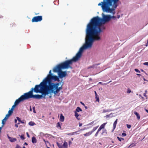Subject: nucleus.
<instances>
[{
	"label": "nucleus",
	"instance_id": "f03ea898",
	"mask_svg": "<svg viewBox=\"0 0 148 148\" xmlns=\"http://www.w3.org/2000/svg\"><path fill=\"white\" fill-rule=\"evenodd\" d=\"M86 41L85 43L81 47L75 56L72 59L65 61L61 64L57 65L56 67L60 68L61 69H67L69 68H72L70 65L72 64L73 62H76L77 61L81 58L82 53L84 50L90 49L92 47Z\"/></svg>",
	"mask_w": 148,
	"mask_h": 148
},
{
	"label": "nucleus",
	"instance_id": "20e7f679",
	"mask_svg": "<svg viewBox=\"0 0 148 148\" xmlns=\"http://www.w3.org/2000/svg\"><path fill=\"white\" fill-rule=\"evenodd\" d=\"M119 0H103L98 4L101 6L103 12L109 13L114 15L115 13V10L118 6Z\"/></svg>",
	"mask_w": 148,
	"mask_h": 148
},
{
	"label": "nucleus",
	"instance_id": "4c0bfd02",
	"mask_svg": "<svg viewBox=\"0 0 148 148\" xmlns=\"http://www.w3.org/2000/svg\"><path fill=\"white\" fill-rule=\"evenodd\" d=\"M16 118L17 119V120H18V121H19V122H21V120L18 117H16Z\"/></svg>",
	"mask_w": 148,
	"mask_h": 148
},
{
	"label": "nucleus",
	"instance_id": "b1692460",
	"mask_svg": "<svg viewBox=\"0 0 148 148\" xmlns=\"http://www.w3.org/2000/svg\"><path fill=\"white\" fill-rule=\"evenodd\" d=\"M106 123H103V124H102L100 126V127L101 128V129L104 128L105 127V125L106 124Z\"/></svg>",
	"mask_w": 148,
	"mask_h": 148
},
{
	"label": "nucleus",
	"instance_id": "052dcab7",
	"mask_svg": "<svg viewBox=\"0 0 148 148\" xmlns=\"http://www.w3.org/2000/svg\"><path fill=\"white\" fill-rule=\"evenodd\" d=\"M81 103L82 105H84V103H83L82 102H81Z\"/></svg>",
	"mask_w": 148,
	"mask_h": 148
},
{
	"label": "nucleus",
	"instance_id": "473e14b6",
	"mask_svg": "<svg viewBox=\"0 0 148 148\" xmlns=\"http://www.w3.org/2000/svg\"><path fill=\"white\" fill-rule=\"evenodd\" d=\"M117 138L118 140L120 141H121L122 140H124V139L121 138H120L119 137H117Z\"/></svg>",
	"mask_w": 148,
	"mask_h": 148
},
{
	"label": "nucleus",
	"instance_id": "0eeeda50",
	"mask_svg": "<svg viewBox=\"0 0 148 148\" xmlns=\"http://www.w3.org/2000/svg\"><path fill=\"white\" fill-rule=\"evenodd\" d=\"M60 69L56 67H54L53 69V71L55 73H58V77L60 78H62L65 77L67 75V73L66 71H62Z\"/></svg>",
	"mask_w": 148,
	"mask_h": 148
},
{
	"label": "nucleus",
	"instance_id": "5fc2aeb1",
	"mask_svg": "<svg viewBox=\"0 0 148 148\" xmlns=\"http://www.w3.org/2000/svg\"><path fill=\"white\" fill-rule=\"evenodd\" d=\"M14 109V108H12V107L11 109L10 110L13 111Z\"/></svg>",
	"mask_w": 148,
	"mask_h": 148
},
{
	"label": "nucleus",
	"instance_id": "774afa93",
	"mask_svg": "<svg viewBox=\"0 0 148 148\" xmlns=\"http://www.w3.org/2000/svg\"><path fill=\"white\" fill-rule=\"evenodd\" d=\"M111 82V81H110L108 83H107V84H108V83H110V82Z\"/></svg>",
	"mask_w": 148,
	"mask_h": 148
},
{
	"label": "nucleus",
	"instance_id": "69168bd1",
	"mask_svg": "<svg viewBox=\"0 0 148 148\" xmlns=\"http://www.w3.org/2000/svg\"><path fill=\"white\" fill-rule=\"evenodd\" d=\"M143 95L144 96H145L146 97V94L145 93H144V94H143Z\"/></svg>",
	"mask_w": 148,
	"mask_h": 148
},
{
	"label": "nucleus",
	"instance_id": "a211bd4d",
	"mask_svg": "<svg viewBox=\"0 0 148 148\" xmlns=\"http://www.w3.org/2000/svg\"><path fill=\"white\" fill-rule=\"evenodd\" d=\"M32 142L33 143H36L37 142V140L36 138L34 137H33L32 138Z\"/></svg>",
	"mask_w": 148,
	"mask_h": 148
},
{
	"label": "nucleus",
	"instance_id": "1a4fd4ad",
	"mask_svg": "<svg viewBox=\"0 0 148 148\" xmlns=\"http://www.w3.org/2000/svg\"><path fill=\"white\" fill-rule=\"evenodd\" d=\"M8 137L11 142H14L16 141V138H11L8 135Z\"/></svg>",
	"mask_w": 148,
	"mask_h": 148
},
{
	"label": "nucleus",
	"instance_id": "338daca9",
	"mask_svg": "<svg viewBox=\"0 0 148 148\" xmlns=\"http://www.w3.org/2000/svg\"><path fill=\"white\" fill-rule=\"evenodd\" d=\"M30 110L31 111L32 110V108H31V107H30Z\"/></svg>",
	"mask_w": 148,
	"mask_h": 148
},
{
	"label": "nucleus",
	"instance_id": "5701e85b",
	"mask_svg": "<svg viewBox=\"0 0 148 148\" xmlns=\"http://www.w3.org/2000/svg\"><path fill=\"white\" fill-rule=\"evenodd\" d=\"M28 124L29 125L31 126H33L34 125H35V123L32 121L29 122Z\"/></svg>",
	"mask_w": 148,
	"mask_h": 148
},
{
	"label": "nucleus",
	"instance_id": "e2e57ef3",
	"mask_svg": "<svg viewBox=\"0 0 148 148\" xmlns=\"http://www.w3.org/2000/svg\"><path fill=\"white\" fill-rule=\"evenodd\" d=\"M120 18V15H118L117 16V18Z\"/></svg>",
	"mask_w": 148,
	"mask_h": 148
},
{
	"label": "nucleus",
	"instance_id": "603ef678",
	"mask_svg": "<svg viewBox=\"0 0 148 148\" xmlns=\"http://www.w3.org/2000/svg\"><path fill=\"white\" fill-rule=\"evenodd\" d=\"M69 145H70L71 143H72L70 141H69Z\"/></svg>",
	"mask_w": 148,
	"mask_h": 148
},
{
	"label": "nucleus",
	"instance_id": "412c9836",
	"mask_svg": "<svg viewBox=\"0 0 148 148\" xmlns=\"http://www.w3.org/2000/svg\"><path fill=\"white\" fill-rule=\"evenodd\" d=\"M63 147L64 148H67L68 144L67 142H65L63 145Z\"/></svg>",
	"mask_w": 148,
	"mask_h": 148
},
{
	"label": "nucleus",
	"instance_id": "dca6fc26",
	"mask_svg": "<svg viewBox=\"0 0 148 148\" xmlns=\"http://www.w3.org/2000/svg\"><path fill=\"white\" fill-rule=\"evenodd\" d=\"M92 134V133L90 131L86 133V134H84V135L85 136H88L91 135Z\"/></svg>",
	"mask_w": 148,
	"mask_h": 148
},
{
	"label": "nucleus",
	"instance_id": "f8f14e48",
	"mask_svg": "<svg viewBox=\"0 0 148 148\" xmlns=\"http://www.w3.org/2000/svg\"><path fill=\"white\" fill-rule=\"evenodd\" d=\"M134 114L136 116L137 118L138 119H139L140 116L139 114L136 112L134 111Z\"/></svg>",
	"mask_w": 148,
	"mask_h": 148
},
{
	"label": "nucleus",
	"instance_id": "bb28decb",
	"mask_svg": "<svg viewBox=\"0 0 148 148\" xmlns=\"http://www.w3.org/2000/svg\"><path fill=\"white\" fill-rule=\"evenodd\" d=\"M7 119L6 118H4L2 120V123L3 125L4 124L5 122H6Z\"/></svg>",
	"mask_w": 148,
	"mask_h": 148
},
{
	"label": "nucleus",
	"instance_id": "f257e3e1",
	"mask_svg": "<svg viewBox=\"0 0 148 148\" xmlns=\"http://www.w3.org/2000/svg\"><path fill=\"white\" fill-rule=\"evenodd\" d=\"M102 16V18L98 16L93 17L87 25L85 40L92 47L94 41H99L101 39L100 36L102 32L101 26L110 21V15L103 13Z\"/></svg>",
	"mask_w": 148,
	"mask_h": 148
},
{
	"label": "nucleus",
	"instance_id": "ddd939ff",
	"mask_svg": "<svg viewBox=\"0 0 148 148\" xmlns=\"http://www.w3.org/2000/svg\"><path fill=\"white\" fill-rule=\"evenodd\" d=\"M64 116L62 114H61L60 117V120L61 122L64 121Z\"/></svg>",
	"mask_w": 148,
	"mask_h": 148
},
{
	"label": "nucleus",
	"instance_id": "a878e982",
	"mask_svg": "<svg viewBox=\"0 0 148 148\" xmlns=\"http://www.w3.org/2000/svg\"><path fill=\"white\" fill-rule=\"evenodd\" d=\"M56 127L58 128H59L60 129H61V127L60 126V123L58 122L57 123Z\"/></svg>",
	"mask_w": 148,
	"mask_h": 148
},
{
	"label": "nucleus",
	"instance_id": "c756f323",
	"mask_svg": "<svg viewBox=\"0 0 148 148\" xmlns=\"http://www.w3.org/2000/svg\"><path fill=\"white\" fill-rule=\"evenodd\" d=\"M10 114H6V116L5 118H6V119H7L10 116Z\"/></svg>",
	"mask_w": 148,
	"mask_h": 148
},
{
	"label": "nucleus",
	"instance_id": "3c124183",
	"mask_svg": "<svg viewBox=\"0 0 148 148\" xmlns=\"http://www.w3.org/2000/svg\"><path fill=\"white\" fill-rule=\"evenodd\" d=\"M15 126L16 127H18V125L17 124H15Z\"/></svg>",
	"mask_w": 148,
	"mask_h": 148
},
{
	"label": "nucleus",
	"instance_id": "13d9d810",
	"mask_svg": "<svg viewBox=\"0 0 148 148\" xmlns=\"http://www.w3.org/2000/svg\"><path fill=\"white\" fill-rule=\"evenodd\" d=\"M146 111L148 113V110L145 109Z\"/></svg>",
	"mask_w": 148,
	"mask_h": 148
},
{
	"label": "nucleus",
	"instance_id": "c85d7f7f",
	"mask_svg": "<svg viewBox=\"0 0 148 148\" xmlns=\"http://www.w3.org/2000/svg\"><path fill=\"white\" fill-rule=\"evenodd\" d=\"M104 133L106 134H107V131H106V129H104L103 130V132L102 133V134H103Z\"/></svg>",
	"mask_w": 148,
	"mask_h": 148
},
{
	"label": "nucleus",
	"instance_id": "e433bc0d",
	"mask_svg": "<svg viewBox=\"0 0 148 148\" xmlns=\"http://www.w3.org/2000/svg\"><path fill=\"white\" fill-rule=\"evenodd\" d=\"M20 138L23 140L25 139V138L23 135H21L20 136Z\"/></svg>",
	"mask_w": 148,
	"mask_h": 148
},
{
	"label": "nucleus",
	"instance_id": "4d7b16f0",
	"mask_svg": "<svg viewBox=\"0 0 148 148\" xmlns=\"http://www.w3.org/2000/svg\"><path fill=\"white\" fill-rule=\"evenodd\" d=\"M143 80H144V81H147V82L148 81V80H146V79L145 78H143Z\"/></svg>",
	"mask_w": 148,
	"mask_h": 148
},
{
	"label": "nucleus",
	"instance_id": "58836bf2",
	"mask_svg": "<svg viewBox=\"0 0 148 148\" xmlns=\"http://www.w3.org/2000/svg\"><path fill=\"white\" fill-rule=\"evenodd\" d=\"M127 125V127L129 128V129H130V128L131 126V125H128V124H127L126 125Z\"/></svg>",
	"mask_w": 148,
	"mask_h": 148
},
{
	"label": "nucleus",
	"instance_id": "09e8293b",
	"mask_svg": "<svg viewBox=\"0 0 148 148\" xmlns=\"http://www.w3.org/2000/svg\"><path fill=\"white\" fill-rule=\"evenodd\" d=\"M26 134H27V136L29 138V134H28V133L27 132V133H26Z\"/></svg>",
	"mask_w": 148,
	"mask_h": 148
},
{
	"label": "nucleus",
	"instance_id": "6e6d98bb",
	"mask_svg": "<svg viewBox=\"0 0 148 148\" xmlns=\"http://www.w3.org/2000/svg\"><path fill=\"white\" fill-rule=\"evenodd\" d=\"M14 121H15V123H16V122H17V120H16V119H15V120H14Z\"/></svg>",
	"mask_w": 148,
	"mask_h": 148
},
{
	"label": "nucleus",
	"instance_id": "de8ad7c7",
	"mask_svg": "<svg viewBox=\"0 0 148 148\" xmlns=\"http://www.w3.org/2000/svg\"><path fill=\"white\" fill-rule=\"evenodd\" d=\"M46 143H45L46 145H47V144H49V143L48 141H46Z\"/></svg>",
	"mask_w": 148,
	"mask_h": 148
},
{
	"label": "nucleus",
	"instance_id": "9d476101",
	"mask_svg": "<svg viewBox=\"0 0 148 148\" xmlns=\"http://www.w3.org/2000/svg\"><path fill=\"white\" fill-rule=\"evenodd\" d=\"M114 114V113H111L110 114H109L106 115L105 116V117H106V118H109V117L110 118H112L113 117L115 116H116V115H111L112 114Z\"/></svg>",
	"mask_w": 148,
	"mask_h": 148
},
{
	"label": "nucleus",
	"instance_id": "6ab92c4d",
	"mask_svg": "<svg viewBox=\"0 0 148 148\" xmlns=\"http://www.w3.org/2000/svg\"><path fill=\"white\" fill-rule=\"evenodd\" d=\"M95 98L96 99V101L99 102V96H98V95H97L96 93V92L95 91Z\"/></svg>",
	"mask_w": 148,
	"mask_h": 148
},
{
	"label": "nucleus",
	"instance_id": "a18cd8bd",
	"mask_svg": "<svg viewBox=\"0 0 148 148\" xmlns=\"http://www.w3.org/2000/svg\"><path fill=\"white\" fill-rule=\"evenodd\" d=\"M122 135L123 136H125L126 135V134L125 133H123L122 134Z\"/></svg>",
	"mask_w": 148,
	"mask_h": 148
},
{
	"label": "nucleus",
	"instance_id": "ea45409f",
	"mask_svg": "<svg viewBox=\"0 0 148 148\" xmlns=\"http://www.w3.org/2000/svg\"><path fill=\"white\" fill-rule=\"evenodd\" d=\"M99 132L98 131H97L96 132V134H95V136L96 137L97 135H98V133H99Z\"/></svg>",
	"mask_w": 148,
	"mask_h": 148
},
{
	"label": "nucleus",
	"instance_id": "a19ab883",
	"mask_svg": "<svg viewBox=\"0 0 148 148\" xmlns=\"http://www.w3.org/2000/svg\"><path fill=\"white\" fill-rule=\"evenodd\" d=\"M16 148H21V147L18 145H17L16 147Z\"/></svg>",
	"mask_w": 148,
	"mask_h": 148
},
{
	"label": "nucleus",
	"instance_id": "2f4dec72",
	"mask_svg": "<svg viewBox=\"0 0 148 148\" xmlns=\"http://www.w3.org/2000/svg\"><path fill=\"white\" fill-rule=\"evenodd\" d=\"M13 111H12L11 110H10L8 111V114H10V115H11L12 114V113H13Z\"/></svg>",
	"mask_w": 148,
	"mask_h": 148
},
{
	"label": "nucleus",
	"instance_id": "7ed1b4c3",
	"mask_svg": "<svg viewBox=\"0 0 148 148\" xmlns=\"http://www.w3.org/2000/svg\"><path fill=\"white\" fill-rule=\"evenodd\" d=\"M49 77L46 80H43L39 85H36L34 90L35 92L41 93L49 88L50 85H52L53 83L56 84L58 83L53 82L52 81L54 82L58 81L59 82L60 80L58 76L56 75H49Z\"/></svg>",
	"mask_w": 148,
	"mask_h": 148
},
{
	"label": "nucleus",
	"instance_id": "bf43d9fd",
	"mask_svg": "<svg viewBox=\"0 0 148 148\" xmlns=\"http://www.w3.org/2000/svg\"><path fill=\"white\" fill-rule=\"evenodd\" d=\"M21 123H24V122L23 121H21Z\"/></svg>",
	"mask_w": 148,
	"mask_h": 148
},
{
	"label": "nucleus",
	"instance_id": "680f3d73",
	"mask_svg": "<svg viewBox=\"0 0 148 148\" xmlns=\"http://www.w3.org/2000/svg\"><path fill=\"white\" fill-rule=\"evenodd\" d=\"M24 145H27V144L26 143H24Z\"/></svg>",
	"mask_w": 148,
	"mask_h": 148
},
{
	"label": "nucleus",
	"instance_id": "2eb2a0df",
	"mask_svg": "<svg viewBox=\"0 0 148 148\" xmlns=\"http://www.w3.org/2000/svg\"><path fill=\"white\" fill-rule=\"evenodd\" d=\"M117 120L118 119H117L114 123L113 125V127L114 130L116 128V125L117 123Z\"/></svg>",
	"mask_w": 148,
	"mask_h": 148
},
{
	"label": "nucleus",
	"instance_id": "aec40b11",
	"mask_svg": "<svg viewBox=\"0 0 148 148\" xmlns=\"http://www.w3.org/2000/svg\"><path fill=\"white\" fill-rule=\"evenodd\" d=\"M82 111V110L79 107H78L76 109V110H75V112H79L80 111Z\"/></svg>",
	"mask_w": 148,
	"mask_h": 148
},
{
	"label": "nucleus",
	"instance_id": "f3484780",
	"mask_svg": "<svg viewBox=\"0 0 148 148\" xmlns=\"http://www.w3.org/2000/svg\"><path fill=\"white\" fill-rule=\"evenodd\" d=\"M87 129V128H86V127H84V128L83 129H81L79 130L78 131H77V132H73V133L74 134H79V133H77V132H79L80 131H82V130H86Z\"/></svg>",
	"mask_w": 148,
	"mask_h": 148
},
{
	"label": "nucleus",
	"instance_id": "4468645a",
	"mask_svg": "<svg viewBox=\"0 0 148 148\" xmlns=\"http://www.w3.org/2000/svg\"><path fill=\"white\" fill-rule=\"evenodd\" d=\"M113 110H112L110 109L109 108L107 110L103 109V110L102 113H105L108 112H110Z\"/></svg>",
	"mask_w": 148,
	"mask_h": 148
},
{
	"label": "nucleus",
	"instance_id": "c9c22d12",
	"mask_svg": "<svg viewBox=\"0 0 148 148\" xmlns=\"http://www.w3.org/2000/svg\"><path fill=\"white\" fill-rule=\"evenodd\" d=\"M134 70L136 72H137V73H140V71H139L138 69H134Z\"/></svg>",
	"mask_w": 148,
	"mask_h": 148
},
{
	"label": "nucleus",
	"instance_id": "72a5a7b5",
	"mask_svg": "<svg viewBox=\"0 0 148 148\" xmlns=\"http://www.w3.org/2000/svg\"><path fill=\"white\" fill-rule=\"evenodd\" d=\"M131 92V90L129 88H128L127 89V93H130Z\"/></svg>",
	"mask_w": 148,
	"mask_h": 148
},
{
	"label": "nucleus",
	"instance_id": "79ce46f5",
	"mask_svg": "<svg viewBox=\"0 0 148 148\" xmlns=\"http://www.w3.org/2000/svg\"><path fill=\"white\" fill-rule=\"evenodd\" d=\"M144 64L145 65H147V66H148V62H145L144 63Z\"/></svg>",
	"mask_w": 148,
	"mask_h": 148
},
{
	"label": "nucleus",
	"instance_id": "49530a36",
	"mask_svg": "<svg viewBox=\"0 0 148 148\" xmlns=\"http://www.w3.org/2000/svg\"><path fill=\"white\" fill-rule=\"evenodd\" d=\"M101 130V128L99 127V128L98 129V130L97 131L99 132V131H100Z\"/></svg>",
	"mask_w": 148,
	"mask_h": 148
},
{
	"label": "nucleus",
	"instance_id": "f704fd0d",
	"mask_svg": "<svg viewBox=\"0 0 148 148\" xmlns=\"http://www.w3.org/2000/svg\"><path fill=\"white\" fill-rule=\"evenodd\" d=\"M116 18V17L115 16H111L110 15V20H111V18Z\"/></svg>",
	"mask_w": 148,
	"mask_h": 148
},
{
	"label": "nucleus",
	"instance_id": "423d86ee",
	"mask_svg": "<svg viewBox=\"0 0 148 148\" xmlns=\"http://www.w3.org/2000/svg\"><path fill=\"white\" fill-rule=\"evenodd\" d=\"M34 88H31V90L21 95L18 99L15 101L14 104L12 106V108H14L16 106L18 105L20 102L30 98L37 99L36 95H33Z\"/></svg>",
	"mask_w": 148,
	"mask_h": 148
},
{
	"label": "nucleus",
	"instance_id": "0e129e2a",
	"mask_svg": "<svg viewBox=\"0 0 148 148\" xmlns=\"http://www.w3.org/2000/svg\"><path fill=\"white\" fill-rule=\"evenodd\" d=\"M99 84H103L102 82H99Z\"/></svg>",
	"mask_w": 148,
	"mask_h": 148
},
{
	"label": "nucleus",
	"instance_id": "864d4df0",
	"mask_svg": "<svg viewBox=\"0 0 148 148\" xmlns=\"http://www.w3.org/2000/svg\"><path fill=\"white\" fill-rule=\"evenodd\" d=\"M136 75L139 76H140L141 75H140V74H136Z\"/></svg>",
	"mask_w": 148,
	"mask_h": 148
},
{
	"label": "nucleus",
	"instance_id": "cd10ccee",
	"mask_svg": "<svg viewBox=\"0 0 148 148\" xmlns=\"http://www.w3.org/2000/svg\"><path fill=\"white\" fill-rule=\"evenodd\" d=\"M57 144L59 148H63V146L61 144L58 143H57Z\"/></svg>",
	"mask_w": 148,
	"mask_h": 148
},
{
	"label": "nucleus",
	"instance_id": "6e6552de",
	"mask_svg": "<svg viewBox=\"0 0 148 148\" xmlns=\"http://www.w3.org/2000/svg\"><path fill=\"white\" fill-rule=\"evenodd\" d=\"M42 20V16H35L32 20V22L40 21Z\"/></svg>",
	"mask_w": 148,
	"mask_h": 148
},
{
	"label": "nucleus",
	"instance_id": "7c9ffc66",
	"mask_svg": "<svg viewBox=\"0 0 148 148\" xmlns=\"http://www.w3.org/2000/svg\"><path fill=\"white\" fill-rule=\"evenodd\" d=\"M95 65H92V66L89 67L88 68V69H90V68L94 69L95 68Z\"/></svg>",
	"mask_w": 148,
	"mask_h": 148
},
{
	"label": "nucleus",
	"instance_id": "393cba45",
	"mask_svg": "<svg viewBox=\"0 0 148 148\" xmlns=\"http://www.w3.org/2000/svg\"><path fill=\"white\" fill-rule=\"evenodd\" d=\"M75 116L76 118L78 120H79V119L78 118V117L79 116V114L77 113L76 112H75Z\"/></svg>",
	"mask_w": 148,
	"mask_h": 148
},
{
	"label": "nucleus",
	"instance_id": "4be33fe9",
	"mask_svg": "<svg viewBox=\"0 0 148 148\" xmlns=\"http://www.w3.org/2000/svg\"><path fill=\"white\" fill-rule=\"evenodd\" d=\"M99 126H96V127H94L93 129L90 131L91 133L92 134L93 132L94 131H95L98 128Z\"/></svg>",
	"mask_w": 148,
	"mask_h": 148
},
{
	"label": "nucleus",
	"instance_id": "8fccbe9b",
	"mask_svg": "<svg viewBox=\"0 0 148 148\" xmlns=\"http://www.w3.org/2000/svg\"><path fill=\"white\" fill-rule=\"evenodd\" d=\"M82 123H79V127H81L82 125Z\"/></svg>",
	"mask_w": 148,
	"mask_h": 148
},
{
	"label": "nucleus",
	"instance_id": "37998d69",
	"mask_svg": "<svg viewBox=\"0 0 148 148\" xmlns=\"http://www.w3.org/2000/svg\"><path fill=\"white\" fill-rule=\"evenodd\" d=\"M94 121H92V122L90 123H89V124H88V125H91L92 124H93L94 123Z\"/></svg>",
	"mask_w": 148,
	"mask_h": 148
},
{
	"label": "nucleus",
	"instance_id": "c03bdc74",
	"mask_svg": "<svg viewBox=\"0 0 148 148\" xmlns=\"http://www.w3.org/2000/svg\"><path fill=\"white\" fill-rule=\"evenodd\" d=\"M35 107H33V112H34V113H36V112L35 111Z\"/></svg>",
	"mask_w": 148,
	"mask_h": 148
},
{
	"label": "nucleus",
	"instance_id": "39448f33",
	"mask_svg": "<svg viewBox=\"0 0 148 148\" xmlns=\"http://www.w3.org/2000/svg\"><path fill=\"white\" fill-rule=\"evenodd\" d=\"M60 83H58L56 84L53 83L52 85H50L49 86V88L44 92H43L42 95H36L37 97V99H40L42 98L45 99V97L48 94H51V93H54L55 95H56L58 93L60 90L62 89V85L60 87H59Z\"/></svg>",
	"mask_w": 148,
	"mask_h": 148
},
{
	"label": "nucleus",
	"instance_id": "9b49d317",
	"mask_svg": "<svg viewBox=\"0 0 148 148\" xmlns=\"http://www.w3.org/2000/svg\"><path fill=\"white\" fill-rule=\"evenodd\" d=\"M53 75V74L51 73V70H50L49 72V74H48L47 76L43 80H46L47 79H48V78L49 77V75Z\"/></svg>",
	"mask_w": 148,
	"mask_h": 148
}]
</instances>
